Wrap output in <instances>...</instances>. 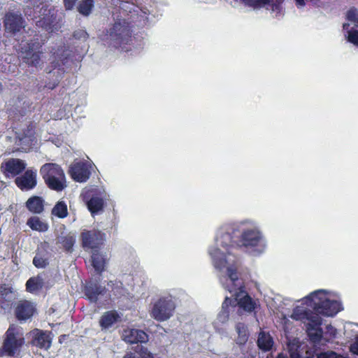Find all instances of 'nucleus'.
<instances>
[{
  "mask_svg": "<svg viewBox=\"0 0 358 358\" xmlns=\"http://www.w3.org/2000/svg\"><path fill=\"white\" fill-rule=\"evenodd\" d=\"M26 3L24 8V15L31 20H37L36 24L49 33L58 31L60 25L57 21L55 10L48 8L43 0H24Z\"/></svg>",
  "mask_w": 358,
  "mask_h": 358,
  "instance_id": "f257e3e1",
  "label": "nucleus"
},
{
  "mask_svg": "<svg viewBox=\"0 0 358 358\" xmlns=\"http://www.w3.org/2000/svg\"><path fill=\"white\" fill-rule=\"evenodd\" d=\"M229 285L224 288L230 293H234L235 300L239 308L248 313H256L260 305L258 300L253 299L245 291V285L241 279L238 278L236 267L227 268Z\"/></svg>",
  "mask_w": 358,
  "mask_h": 358,
  "instance_id": "f03ea898",
  "label": "nucleus"
},
{
  "mask_svg": "<svg viewBox=\"0 0 358 358\" xmlns=\"http://www.w3.org/2000/svg\"><path fill=\"white\" fill-rule=\"evenodd\" d=\"M305 299L308 306L312 307L317 313L324 316L333 317L342 310L341 303L327 298L323 290L315 291Z\"/></svg>",
  "mask_w": 358,
  "mask_h": 358,
  "instance_id": "7ed1b4c3",
  "label": "nucleus"
},
{
  "mask_svg": "<svg viewBox=\"0 0 358 358\" xmlns=\"http://www.w3.org/2000/svg\"><path fill=\"white\" fill-rule=\"evenodd\" d=\"M43 45L44 42L38 38L29 40L21 48L20 58L22 62L28 66H41L43 64Z\"/></svg>",
  "mask_w": 358,
  "mask_h": 358,
  "instance_id": "20e7f679",
  "label": "nucleus"
},
{
  "mask_svg": "<svg viewBox=\"0 0 358 358\" xmlns=\"http://www.w3.org/2000/svg\"><path fill=\"white\" fill-rule=\"evenodd\" d=\"M110 44L115 48L124 50V45L131 41L132 30L124 20L115 22L108 31Z\"/></svg>",
  "mask_w": 358,
  "mask_h": 358,
  "instance_id": "39448f33",
  "label": "nucleus"
},
{
  "mask_svg": "<svg viewBox=\"0 0 358 358\" xmlns=\"http://www.w3.org/2000/svg\"><path fill=\"white\" fill-rule=\"evenodd\" d=\"M24 343V338L19 329L14 324L9 326L5 333L4 339L0 348V357H14L20 352Z\"/></svg>",
  "mask_w": 358,
  "mask_h": 358,
  "instance_id": "423d86ee",
  "label": "nucleus"
},
{
  "mask_svg": "<svg viewBox=\"0 0 358 358\" xmlns=\"http://www.w3.org/2000/svg\"><path fill=\"white\" fill-rule=\"evenodd\" d=\"M175 308L176 305L172 299L162 297L154 304L151 315L157 321H166L173 315Z\"/></svg>",
  "mask_w": 358,
  "mask_h": 358,
  "instance_id": "0eeeda50",
  "label": "nucleus"
},
{
  "mask_svg": "<svg viewBox=\"0 0 358 358\" xmlns=\"http://www.w3.org/2000/svg\"><path fill=\"white\" fill-rule=\"evenodd\" d=\"M83 248L99 249L103 244L105 234L96 229H85L80 234Z\"/></svg>",
  "mask_w": 358,
  "mask_h": 358,
  "instance_id": "6e6552de",
  "label": "nucleus"
},
{
  "mask_svg": "<svg viewBox=\"0 0 358 358\" xmlns=\"http://www.w3.org/2000/svg\"><path fill=\"white\" fill-rule=\"evenodd\" d=\"M27 164L22 159L10 158L1 164V170L7 177H17L26 169Z\"/></svg>",
  "mask_w": 358,
  "mask_h": 358,
  "instance_id": "1a4fd4ad",
  "label": "nucleus"
},
{
  "mask_svg": "<svg viewBox=\"0 0 358 358\" xmlns=\"http://www.w3.org/2000/svg\"><path fill=\"white\" fill-rule=\"evenodd\" d=\"M25 21L20 14L13 12L6 13L3 18V26L7 33L15 35L24 27Z\"/></svg>",
  "mask_w": 358,
  "mask_h": 358,
  "instance_id": "9d476101",
  "label": "nucleus"
},
{
  "mask_svg": "<svg viewBox=\"0 0 358 358\" xmlns=\"http://www.w3.org/2000/svg\"><path fill=\"white\" fill-rule=\"evenodd\" d=\"M15 184L22 191H29L37 185V171L34 169H27L24 173L17 176Z\"/></svg>",
  "mask_w": 358,
  "mask_h": 358,
  "instance_id": "9b49d317",
  "label": "nucleus"
},
{
  "mask_svg": "<svg viewBox=\"0 0 358 358\" xmlns=\"http://www.w3.org/2000/svg\"><path fill=\"white\" fill-rule=\"evenodd\" d=\"M17 145L20 147L21 150L24 152L29 151L36 142V132L34 126L31 124L27 125L17 136Z\"/></svg>",
  "mask_w": 358,
  "mask_h": 358,
  "instance_id": "f8f14e48",
  "label": "nucleus"
},
{
  "mask_svg": "<svg viewBox=\"0 0 358 358\" xmlns=\"http://www.w3.org/2000/svg\"><path fill=\"white\" fill-rule=\"evenodd\" d=\"M69 173L76 182H86L90 177L91 171L88 164L84 162H75L69 167Z\"/></svg>",
  "mask_w": 358,
  "mask_h": 358,
  "instance_id": "ddd939ff",
  "label": "nucleus"
},
{
  "mask_svg": "<svg viewBox=\"0 0 358 358\" xmlns=\"http://www.w3.org/2000/svg\"><path fill=\"white\" fill-rule=\"evenodd\" d=\"M36 312L34 303L27 300L20 301L15 308V317L20 322L30 319Z\"/></svg>",
  "mask_w": 358,
  "mask_h": 358,
  "instance_id": "4468645a",
  "label": "nucleus"
},
{
  "mask_svg": "<svg viewBox=\"0 0 358 358\" xmlns=\"http://www.w3.org/2000/svg\"><path fill=\"white\" fill-rule=\"evenodd\" d=\"M49 243L46 241L41 243L37 248L36 255L33 259V264L38 268H45L49 264L50 253Z\"/></svg>",
  "mask_w": 358,
  "mask_h": 358,
  "instance_id": "2eb2a0df",
  "label": "nucleus"
},
{
  "mask_svg": "<svg viewBox=\"0 0 358 358\" xmlns=\"http://www.w3.org/2000/svg\"><path fill=\"white\" fill-rule=\"evenodd\" d=\"M261 239L259 231L255 229H247L242 233L237 246L255 247L259 245Z\"/></svg>",
  "mask_w": 358,
  "mask_h": 358,
  "instance_id": "dca6fc26",
  "label": "nucleus"
},
{
  "mask_svg": "<svg viewBox=\"0 0 358 358\" xmlns=\"http://www.w3.org/2000/svg\"><path fill=\"white\" fill-rule=\"evenodd\" d=\"M123 340L129 343H143L148 341V335L143 330L127 329L122 333Z\"/></svg>",
  "mask_w": 358,
  "mask_h": 358,
  "instance_id": "f3484780",
  "label": "nucleus"
},
{
  "mask_svg": "<svg viewBox=\"0 0 358 358\" xmlns=\"http://www.w3.org/2000/svg\"><path fill=\"white\" fill-rule=\"evenodd\" d=\"M84 292L87 299L90 302L96 303L99 296L106 294V288L96 282H90L85 286Z\"/></svg>",
  "mask_w": 358,
  "mask_h": 358,
  "instance_id": "a211bd4d",
  "label": "nucleus"
},
{
  "mask_svg": "<svg viewBox=\"0 0 358 358\" xmlns=\"http://www.w3.org/2000/svg\"><path fill=\"white\" fill-rule=\"evenodd\" d=\"M32 344L41 349L48 350L52 345L50 332L36 329L34 331Z\"/></svg>",
  "mask_w": 358,
  "mask_h": 358,
  "instance_id": "6ab92c4d",
  "label": "nucleus"
},
{
  "mask_svg": "<svg viewBox=\"0 0 358 358\" xmlns=\"http://www.w3.org/2000/svg\"><path fill=\"white\" fill-rule=\"evenodd\" d=\"M304 317H306L310 322L308 324L307 329L308 330L311 329H318L320 333L310 334V337L311 339H315L316 341L320 340L322 338V329L320 327L322 324V318L317 314H313V313H309L308 311H304L303 313Z\"/></svg>",
  "mask_w": 358,
  "mask_h": 358,
  "instance_id": "aec40b11",
  "label": "nucleus"
},
{
  "mask_svg": "<svg viewBox=\"0 0 358 358\" xmlns=\"http://www.w3.org/2000/svg\"><path fill=\"white\" fill-rule=\"evenodd\" d=\"M40 173L43 180H47L48 178H52L65 174L62 167L54 163H46L43 164L40 169Z\"/></svg>",
  "mask_w": 358,
  "mask_h": 358,
  "instance_id": "412c9836",
  "label": "nucleus"
},
{
  "mask_svg": "<svg viewBox=\"0 0 358 358\" xmlns=\"http://www.w3.org/2000/svg\"><path fill=\"white\" fill-rule=\"evenodd\" d=\"M120 320V316L117 311L108 310L101 316L99 322L101 329H108Z\"/></svg>",
  "mask_w": 358,
  "mask_h": 358,
  "instance_id": "4be33fe9",
  "label": "nucleus"
},
{
  "mask_svg": "<svg viewBox=\"0 0 358 358\" xmlns=\"http://www.w3.org/2000/svg\"><path fill=\"white\" fill-rule=\"evenodd\" d=\"M14 299L13 290L11 287L6 284L0 285V306L6 309L10 307Z\"/></svg>",
  "mask_w": 358,
  "mask_h": 358,
  "instance_id": "5701e85b",
  "label": "nucleus"
},
{
  "mask_svg": "<svg viewBox=\"0 0 358 358\" xmlns=\"http://www.w3.org/2000/svg\"><path fill=\"white\" fill-rule=\"evenodd\" d=\"M26 208L34 214H41L44 210V200L38 196H32L27 199Z\"/></svg>",
  "mask_w": 358,
  "mask_h": 358,
  "instance_id": "b1692460",
  "label": "nucleus"
},
{
  "mask_svg": "<svg viewBox=\"0 0 358 358\" xmlns=\"http://www.w3.org/2000/svg\"><path fill=\"white\" fill-rule=\"evenodd\" d=\"M44 182L50 189L56 192H62L67 187L65 174L56 178H48Z\"/></svg>",
  "mask_w": 358,
  "mask_h": 358,
  "instance_id": "393cba45",
  "label": "nucleus"
},
{
  "mask_svg": "<svg viewBox=\"0 0 358 358\" xmlns=\"http://www.w3.org/2000/svg\"><path fill=\"white\" fill-rule=\"evenodd\" d=\"M44 182L50 189L56 192H62L67 187L65 174L56 178H48Z\"/></svg>",
  "mask_w": 358,
  "mask_h": 358,
  "instance_id": "a878e982",
  "label": "nucleus"
},
{
  "mask_svg": "<svg viewBox=\"0 0 358 358\" xmlns=\"http://www.w3.org/2000/svg\"><path fill=\"white\" fill-rule=\"evenodd\" d=\"M123 358H155L147 348L137 345L132 348V351L127 352Z\"/></svg>",
  "mask_w": 358,
  "mask_h": 358,
  "instance_id": "bb28decb",
  "label": "nucleus"
},
{
  "mask_svg": "<svg viewBox=\"0 0 358 358\" xmlns=\"http://www.w3.org/2000/svg\"><path fill=\"white\" fill-rule=\"evenodd\" d=\"M89 211L92 215L98 214L104 207V200L100 196H92L87 202Z\"/></svg>",
  "mask_w": 358,
  "mask_h": 358,
  "instance_id": "cd10ccee",
  "label": "nucleus"
},
{
  "mask_svg": "<svg viewBox=\"0 0 358 358\" xmlns=\"http://www.w3.org/2000/svg\"><path fill=\"white\" fill-rule=\"evenodd\" d=\"M27 224L34 231L45 232L48 229V224L37 216H32L27 220Z\"/></svg>",
  "mask_w": 358,
  "mask_h": 358,
  "instance_id": "c85d7f7f",
  "label": "nucleus"
},
{
  "mask_svg": "<svg viewBox=\"0 0 358 358\" xmlns=\"http://www.w3.org/2000/svg\"><path fill=\"white\" fill-rule=\"evenodd\" d=\"M92 264L95 271L99 274L105 270L106 259L103 255L96 250L92 253Z\"/></svg>",
  "mask_w": 358,
  "mask_h": 358,
  "instance_id": "c756f323",
  "label": "nucleus"
},
{
  "mask_svg": "<svg viewBox=\"0 0 358 358\" xmlns=\"http://www.w3.org/2000/svg\"><path fill=\"white\" fill-rule=\"evenodd\" d=\"M217 245L224 248L227 252L231 248L237 246L238 243L233 241L232 236L229 233H223L217 238Z\"/></svg>",
  "mask_w": 358,
  "mask_h": 358,
  "instance_id": "7c9ffc66",
  "label": "nucleus"
},
{
  "mask_svg": "<svg viewBox=\"0 0 358 358\" xmlns=\"http://www.w3.org/2000/svg\"><path fill=\"white\" fill-rule=\"evenodd\" d=\"M52 215L54 216L63 219L68 216L67 205L64 201H59L56 203L51 211Z\"/></svg>",
  "mask_w": 358,
  "mask_h": 358,
  "instance_id": "2f4dec72",
  "label": "nucleus"
},
{
  "mask_svg": "<svg viewBox=\"0 0 358 358\" xmlns=\"http://www.w3.org/2000/svg\"><path fill=\"white\" fill-rule=\"evenodd\" d=\"M273 340L269 335H266L264 333H261L258 340L257 345L259 348L264 351H268L273 346Z\"/></svg>",
  "mask_w": 358,
  "mask_h": 358,
  "instance_id": "473e14b6",
  "label": "nucleus"
},
{
  "mask_svg": "<svg viewBox=\"0 0 358 358\" xmlns=\"http://www.w3.org/2000/svg\"><path fill=\"white\" fill-rule=\"evenodd\" d=\"M94 4V0H81L78 6V11L80 14L87 16L91 13Z\"/></svg>",
  "mask_w": 358,
  "mask_h": 358,
  "instance_id": "72a5a7b5",
  "label": "nucleus"
},
{
  "mask_svg": "<svg viewBox=\"0 0 358 358\" xmlns=\"http://www.w3.org/2000/svg\"><path fill=\"white\" fill-rule=\"evenodd\" d=\"M42 287L41 280L36 278H30L26 282V289L30 293H34Z\"/></svg>",
  "mask_w": 358,
  "mask_h": 358,
  "instance_id": "f704fd0d",
  "label": "nucleus"
},
{
  "mask_svg": "<svg viewBox=\"0 0 358 358\" xmlns=\"http://www.w3.org/2000/svg\"><path fill=\"white\" fill-rule=\"evenodd\" d=\"M59 242L66 252H71L76 239L73 236H65L61 237Z\"/></svg>",
  "mask_w": 358,
  "mask_h": 358,
  "instance_id": "c9c22d12",
  "label": "nucleus"
},
{
  "mask_svg": "<svg viewBox=\"0 0 358 358\" xmlns=\"http://www.w3.org/2000/svg\"><path fill=\"white\" fill-rule=\"evenodd\" d=\"M209 253L211 257L215 261V266L216 267L221 268L222 266H224V264L227 262L226 259L224 258L218 259L219 255H221V252L219 248H213L209 252Z\"/></svg>",
  "mask_w": 358,
  "mask_h": 358,
  "instance_id": "e433bc0d",
  "label": "nucleus"
},
{
  "mask_svg": "<svg viewBox=\"0 0 358 358\" xmlns=\"http://www.w3.org/2000/svg\"><path fill=\"white\" fill-rule=\"evenodd\" d=\"M246 5L257 8L270 3V0H241Z\"/></svg>",
  "mask_w": 358,
  "mask_h": 358,
  "instance_id": "4c0bfd02",
  "label": "nucleus"
},
{
  "mask_svg": "<svg viewBox=\"0 0 358 358\" xmlns=\"http://www.w3.org/2000/svg\"><path fill=\"white\" fill-rule=\"evenodd\" d=\"M346 17L358 27V12L356 8H350L347 12Z\"/></svg>",
  "mask_w": 358,
  "mask_h": 358,
  "instance_id": "58836bf2",
  "label": "nucleus"
},
{
  "mask_svg": "<svg viewBox=\"0 0 358 358\" xmlns=\"http://www.w3.org/2000/svg\"><path fill=\"white\" fill-rule=\"evenodd\" d=\"M53 55H54L55 59H57V61L54 60L52 62V66L54 68L59 67V66H60L62 65H64L66 64V60H67L66 56H64L63 54L61 56H59L57 55V53H56V52H54Z\"/></svg>",
  "mask_w": 358,
  "mask_h": 358,
  "instance_id": "ea45409f",
  "label": "nucleus"
},
{
  "mask_svg": "<svg viewBox=\"0 0 358 358\" xmlns=\"http://www.w3.org/2000/svg\"><path fill=\"white\" fill-rule=\"evenodd\" d=\"M348 41L350 43L358 46V31L353 29L348 31Z\"/></svg>",
  "mask_w": 358,
  "mask_h": 358,
  "instance_id": "a19ab883",
  "label": "nucleus"
},
{
  "mask_svg": "<svg viewBox=\"0 0 358 358\" xmlns=\"http://www.w3.org/2000/svg\"><path fill=\"white\" fill-rule=\"evenodd\" d=\"M283 2V0H270V3L271 8L273 11L280 12L281 10V5Z\"/></svg>",
  "mask_w": 358,
  "mask_h": 358,
  "instance_id": "79ce46f5",
  "label": "nucleus"
},
{
  "mask_svg": "<svg viewBox=\"0 0 358 358\" xmlns=\"http://www.w3.org/2000/svg\"><path fill=\"white\" fill-rule=\"evenodd\" d=\"M73 37L76 39L84 38L86 39L88 37L87 31L83 29L76 30L73 32Z\"/></svg>",
  "mask_w": 358,
  "mask_h": 358,
  "instance_id": "37998d69",
  "label": "nucleus"
},
{
  "mask_svg": "<svg viewBox=\"0 0 358 358\" xmlns=\"http://www.w3.org/2000/svg\"><path fill=\"white\" fill-rule=\"evenodd\" d=\"M78 0H64V5L66 10H71Z\"/></svg>",
  "mask_w": 358,
  "mask_h": 358,
  "instance_id": "c03bdc74",
  "label": "nucleus"
},
{
  "mask_svg": "<svg viewBox=\"0 0 358 358\" xmlns=\"http://www.w3.org/2000/svg\"><path fill=\"white\" fill-rule=\"evenodd\" d=\"M237 330H238V333L239 334H241L242 333L244 334L243 336V341H247V337H246V329H245V327H244V324H238V326H237Z\"/></svg>",
  "mask_w": 358,
  "mask_h": 358,
  "instance_id": "a18cd8bd",
  "label": "nucleus"
},
{
  "mask_svg": "<svg viewBox=\"0 0 358 358\" xmlns=\"http://www.w3.org/2000/svg\"><path fill=\"white\" fill-rule=\"evenodd\" d=\"M231 301H232L231 299L229 297L227 296L222 303V309L224 310H227L229 308V306H231Z\"/></svg>",
  "mask_w": 358,
  "mask_h": 358,
  "instance_id": "49530a36",
  "label": "nucleus"
},
{
  "mask_svg": "<svg viewBox=\"0 0 358 358\" xmlns=\"http://www.w3.org/2000/svg\"><path fill=\"white\" fill-rule=\"evenodd\" d=\"M335 353H332V355H329L327 353H322L317 357V358H335Z\"/></svg>",
  "mask_w": 358,
  "mask_h": 358,
  "instance_id": "de8ad7c7",
  "label": "nucleus"
},
{
  "mask_svg": "<svg viewBox=\"0 0 358 358\" xmlns=\"http://www.w3.org/2000/svg\"><path fill=\"white\" fill-rule=\"evenodd\" d=\"M296 1V5L298 7L304 6L306 3L305 0H295Z\"/></svg>",
  "mask_w": 358,
  "mask_h": 358,
  "instance_id": "09e8293b",
  "label": "nucleus"
},
{
  "mask_svg": "<svg viewBox=\"0 0 358 358\" xmlns=\"http://www.w3.org/2000/svg\"><path fill=\"white\" fill-rule=\"evenodd\" d=\"M66 335L65 334H63V335H61L59 337V342L60 343H62L63 342V340L65 339L66 338Z\"/></svg>",
  "mask_w": 358,
  "mask_h": 358,
  "instance_id": "8fccbe9b",
  "label": "nucleus"
},
{
  "mask_svg": "<svg viewBox=\"0 0 358 358\" xmlns=\"http://www.w3.org/2000/svg\"><path fill=\"white\" fill-rule=\"evenodd\" d=\"M349 26H350L349 24L345 23L343 25V29H348Z\"/></svg>",
  "mask_w": 358,
  "mask_h": 358,
  "instance_id": "3c124183",
  "label": "nucleus"
},
{
  "mask_svg": "<svg viewBox=\"0 0 358 358\" xmlns=\"http://www.w3.org/2000/svg\"><path fill=\"white\" fill-rule=\"evenodd\" d=\"M276 358H287L283 354H279Z\"/></svg>",
  "mask_w": 358,
  "mask_h": 358,
  "instance_id": "603ef678",
  "label": "nucleus"
},
{
  "mask_svg": "<svg viewBox=\"0 0 358 358\" xmlns=\"http://www.w3.org/2000/svg\"><path fill=\"white\" fill-rule=\"evenodd\" d=\"M357 355H358V344L356 346V351L355 352Z\"/></svg>",
  "mask_w": 358,
  "mask_h": 358,
  "instance_id": "864d4df0",
  "label": "nucleus"
},
{
  "mask_svg": "<svg viewBox=\"0 0 358 358\" xmlns=\"http://www.w3.org/2000/svg\"><path fill=\"white\" fill-rule=\"evenodd\" d=\"M3 90V85L0 83V91Z\"/></svg>",
  "mask_w": 358,
  "mask_h": 358,
  "instance_id": "5fc2aeb1",
  "label": "nucleus"
},
{
  "mask_svg": "<svg viewBox=\"0 0 358 358\" xmlns=\"http://www.w3.org/2000/svg\"><path fill=\"white\" fill-rule=\"evenodd\" d=\"M61 49H62V52H63L65 51V50H64V48H62Z\"/></svg>",
  "mask_w": 358,
  "mask_h": 358,
  "instance_id": "6e6d98bb",
  "label": "nucleus"
},
{
  "mask_svg": "<svg viewBox=\"0 0 358 358\" xmlns=\"http://www.w3.org/2000/svg\"><path fill=\"white\" fill-rule=\"evenodd\" d=\"M55 87V85H53L52 87H50V88L53 89Z\"/></svg>",
  "mask_w": 358,
  "mask_h": 358,
  "instance_id": "4d7b16f0",
  "label": "nucleus"
},
{
  "mask_svg": "<svg viewBox=\"0 0 358 358\" xmlns=\"http://www.w3.org/2000/svg\"><path fill=\"white\" fill-rule=\"evenodd\" d=\"M335 358H337V357H335Z\"/></svg>",
  "mask_w": 358,
  "mask_h": 358,
  "instance_id": "13d9d810",
  "label": "nucleus"
}]
</instances>
